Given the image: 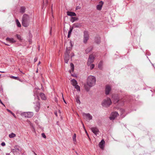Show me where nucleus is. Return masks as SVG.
<instances>
[{"label": "nucleus", "instance_id": "f257e3e1", "mask_svg": "<svg viewBox=\"0 0 155 155\" xmlns=\"http://www.w3.org/2000/svg\"><path fill=\"white\" fill-rule=\"evenodd\" d=\"M30 22V18L27 14H24L22 18V25L25 27H27Z\"/></svg>", "mask_w": 155, "mask_h": 155}, {"label": "nucleus", "instance_id": "f03ea898", "mask_svg": "<svg viewBox=\"0 0 155 155\" xmlns=\"http://www.w3.org/2000/svg\"><path fill=\"white\" fill-rule=\"evenodd\" d=\"M96 81V79L95 77L90 76L87 78V83L90 87H92L95 84Z\"/></svg>", "mask_w": 155, "mask_h": 155}, {"label": "nucleus", "instance_id": "7ed1b4c3", "mask_svg": "<svg viewBox=\"0 0 155 155\" xmlns=\"http://www.w3.org/2000/svg\"><path fill=\"white\" fill-rule=\"evenodd\" d=\"M111 104L110 99L107 98V99L104 100L102 102L101 105L104 107H109Z\"/></svg>", "mask_w": 155, "mask_h": 155}, {"label": "nucleus", "instance_id": "20e7f679", "mask_svg": "<svg viewBox=\"0 0 155 155\" xmlns=\"http://www.w3.org/2000/svg\"><path fill=\"white\" fill-rule=\"evenodd\" d=\"M33 113L31 112H23L21 113V115L24 116L26 118H30L33 115Z\"/></svg>", "mask_w": 155, "mask_h": 155}, {"label": "nucleus", "instance_id": "39448f33", "mask_svg": "<svg viewBox=\"0 0 155 155\" xmlns=\"http://www.w3.org/2000/svg\"><path fill=\"white\" fill-rule=\"evenodd\" d=\"M118 116L119 114L117 112H112L111 113L110 117V120H114L116 117H117Z\"/></svg>", "mask_w": 155, "mask_h": 155}, {"label": "nucleus", "instance_id": "423d86ee", "mask_svg": "<svg viewBox=\"0 0 155 155\" xmlns=\"http://www.w3.org/2000/svg\"><path fill=\"white\" fill-rule=\"evenodd\" d=\"M92 132L95 134L96 135L97 134H98L99 132V129L97 127H91V128Z\"/></svg>", "mask_w": 155, "mask_h": 155}, {"label": "nucleus", "instance_id": "0eeeda50", "mask_svg": "<svg viewBox=\"0 0 155 155\" xmlns=\"http://www.w3.org/2000/svg\"><path fill=\"white\" fill-rule=\"evenodd\" d=\"M83 116L86 118H87L89 120H92V116L89 113H84L83 114Z\"/></svg>", "mask_w": 155, "mask_h": 155}, {"label": "nucleus", "instance_id": "6e6552de", "mask_svg": "<svg viewBox=\"0 0 155 155\" xmlns=\"http://www.w3.org/2000/svg\"><path fill=\"white\" fill-rule=\"evenodd\" d=\"M104 3V2L102 1H100L99 2V4L97 6V9L100 11L101 10Z\"/></svg>", "mask_w": 155, "mask_h": 155}, {"label": "nucleus", "instance_id": "1a4fd4ad", "mask_svg": "<svg viewBox=\"0 0 155 155\" xmlns=\"http://www.w3.org/2000/svg\"><path fill=\"white\" fill-rule=\"evenodd\" d=\"M40 108V104L39 102H37L35 106V109L36 112H38Z\"/></svg>", "mask_w": 155, "mask_h": 155}, {"label": "nucleus", "instance_id": "9d476101", "mask_svg": "<svg viewBox=\"0 0 155 155\" xmlns=\"http://www.w3.org/2000/svg\"><path fill=\"white\" fill-rule=\"evenodd\" d=\"M111 90V88L109 85H107L105 87V93L106 95H108L110 93V91Z\"/></svg>", "mask_w": 155, "mask_h": 155}, {"label": "nucleus", "instance_id": "9b49d317", "mask_svg": "<svg viewBox=\"0 0 155 155\" xmlns=\"http://www.w3.org/2000/svg\"><path fill=\"white\" fill-rule=\"evenodd\" d=\"M82 26V25L81 23H77L73 24L72 26L71 27L73 29L75 28H80Z\"/></svg>", "mask_w": 155, "mask_h": 155}, {"label": "nucleus", "instance_id": "f8f14e48", "mask_svg": "<svg viewBox=\"0 0 155 155\" xmlns=\"http://www.w3.org/2000/svg\"><path fill=\"white\" fill-rule=\"evenodd\" d=\"M105 143V141L103 139L101 141L99 144V147L102 150L104 148Z\"/></svg>", "mask_w": 155, "mask_h": 155}, {"label": "nucleus", "instance_id": "ddd939ff", "mask_svg": "<svg viewBox=\"0 0 155 155\" xmlns=\"http://www.w3.org/2000/svg\"><path fill=\"white\" fill-rule=\"evenodd\" d=\"M94 57L92 55H90L89 57L88 63H90V64L92 63L94 61Z\"/></svg>", "mask_w": 155, "mask_h": 155}, {"label": "nucleus", "instance_id": "4468645a", "mask_svg": "<svg viewBox=\"0 0 155 155\" xmlns=\"http://www.w3.org/2000/svg\"><path fill=\"white\" fill-rule=\"evenodd\" d=\"M69 59V55H68V54L66 55L64 54V62L68 64Z\"/></svg>", "mask_w": 155, "mask_h": 155}, {"label": "nucleus", "instance_id": "2eb2a0df", "mask_svg": "<svg viewBox=\"0 0 155 155\" xmlns=\"http://www.w3.org/2000/svg\"><path fill=\"white\" fill-rule=\"evenodd\" d=\"M67 13L68 15L71 16V17L73 16H76V14L73 12L68 11Z\"/></svg>", "mask_w": 155, "mask_h": 155}, {"label": "nucleus", "instance_id": "dca6fc26", "mask_svg": "<svg viewBox=\"0 0 155 155\" xmlns=\"http://www.w3.org/2000/svg\"><path fill=\"white\" fill-rule=\"evenodd\" d=\"M93 49V47L92 46H90L87 48L85 50V52L86 54H88Z\"/></svg>", "mask_w": 155, "mask_h": 155}, {"label": "nucleus", "instance_id": "f3484780", "mask_svg": "<svg viewBox=\"0 0 155 155\" xmlns=\"http://www.w3.org/2000/svg\"><path fill=\"white\" fill-rule=\"evenodd\" d=\"M95 42L97 44L101 43V38L99 37H96L95 38Z\"/></svg>", "mask_w": 155, "mask_h": 155}, {"label": "nucleus", "instance_id": "a211bd4d", "mask_svg": "<svg viewBox=\"0 0 155 155\" xmlns=\"http://www.w3.org/2000/svg\"><path fill=\"white\" fill-rule=\"evenodd\" d=\"M39 95L41 99L43 100H45L46 99V98L44 94L42 93H40Z\"/></svg>", "mask_w": 155, "mask_h": 155}, {"label": "nucleus", "instance_id": "6ab92c4d", "mask_svg": "<svg viewBox=\"0 0 155 155\" xmlns=\"http://www.w3.org/2000/svg\"><path fill=\"white\" fill-rule=\"evenodd\" d=\"M6 40L12 43H14L16 42V40L12 38H7Z\"/></svg>", "mask_w": 155, "mask_h": 155}, {"label": "nucleus", "instance_id": "aec40b11", "mask_svg": "<svg viewBox=\"0 0 155 155\" xmlns=\"http://www.w3.org/2000/svg\"><path fill=\"white\" fill-rule=\"evenodd\" d=\"M79 18L77 17H71L70 19V21L72 23L74 22L75 21L78 20Z\"/></svg>", "mask_w": 155, "mask_h": 155}, {"label": "nucleus", "instance_id": "412c9836", "mask_svg": "<svg viewBox=\"0 0 155 155\" xmlns=\"http://www.w3.org/2000/svg\"><path fill=\"white\" fill-rule=\"evenodd\" d=\"M71 81L72 83V84L73 86H74L78 84V83L77 81L74 79H72Z\"/></svg>", "mask_w": 155, "mask_h": 155}, {"label": "nucleus", "instance_id": "4be33fe9", "mask_svg": "<svg viewBox=\"0 0 155 155\" xmlns=\"http://www.w3.org/2000/svg\"><path fill=\"white\" fill-rule=\"evenodd\" d=\"M25 8L24 6H21L20 8V12L22 13H23L25 12Z\"/></svg>", "mask_w": 155, "mask_h": 155}, {"label": "nucleus", "instance_id": "5701e85b", "mask_svg": "<svg viewBox=\"0 0 155 155\" xmlns=\"http://www.w3.org/2000/svg\"><path fill=\"white\" fill-rule=\"evenodd\" d=\"M73 30V29H72V28H71V27L70 28L68 32V38H69L70 37Z\"/></svg>", "mask_w": 155, "mask_h": 155}, {"label": "nucleus", "instance_id": "b1692460", "mask_svg": "<svg viewBox=\"0 0 155 155\" xmlns=\"http://www.w3.org/2000/svg\"><path fill=\"white\" fill-rule=\"evenodd\" d=\"M76 102L77 103L80 104H81V102L79 99V96H77L75 97Z\"/></svg>", "mask_w": 155, "mask_h": 155}, {"label": "nucleus", "instance_id": "393cba45", "mask_svg": "<svg viewBox=\"0 0 155 155\" xmlns=\"http://www.w3.org/2000/svg\"><path fill=\"white\" fill-rule=\"evenodd\" d=\"M89 37L88 31H85L84 32V37Z\"/></svg>", "mask_w": 155, "mask_h": 155}, {"label": "nucleus", "instance_id": "a878e982", "mask_svg": "<svg viewBox=\"0 0 155 155\" xmlns=\"http://www.w3.org/2000/svg\"><path fill=\"white\" fill-rule=\"evenodd\" d=\"M16 136V134L13 133H11L9 135V137L10 138H12Z\"/></svg>", "mask_w": 155, "mask_h": 155}, {"label": "nucleus", "instance_id": "bb28decb", "mask_svg": "<svg viewBox=\"0 0 155 155\" xmlns=\"http://www.w3.org/2000/svg\"><path fill=\"white\" fill-rule=\"evenodd\" d=\"M70 66L71 67V69L72 71L73 72L74 70V64L72 63H71L70 64Z\"/></svg>", "mask_w": 155, "mask_h": 155}, {"label": "nucleus", "instance_id": "cd10ccee", "mask_svg": "<svg viewBox=\"0 0 155 155\" xmlns=\"http://www.w3.org/2000/svg\"><path fill=\"white\" fill-rule=\"evenodd\" d=\"M70 50H68V48H67L64 54L67 55L68 54V55H69V54L70 53Z\"/></svg>", "mask_w": 155, "mask_h": 155}, {"label": "nucleus", "instance_id": "c85d7f7f", "mask_svg": "<svg viewBox=\"0 0 155 155\" xmlns=\"http://www.w3.org/2000/svg\"><path fill=\"white\" fill-rule=\"evenodd\" d=\"M16 25L18 27H21V25L18 20L17 19L16 20Z\"/></svg>", "mask_w": 155, "mask_h": 155}, {"label": "nucleus", "instance_id": "c756f323", "mask_svg": "<svg viewBox=\"0 0 155 155\" xmlns=\"http://www.w3.org/2000/svg\"><path fill=\"white\" fill-rule=\"evenodd\" d=\"M14 149L16 150L20 151L21 150L19 146L18 145L15 146L14 147Z\"/></svg>", "mask_w": 155, "mask_h": 155}, {"label": "nucleus", "instance_id": "7c9ffc66", "mask_svg": "<svg viewBox=\"0 0 155 155\" xmlns=\"http://www.w3.org/2000/svg\"><path fill=\"white\" fill-rule=\"evenodd\" d=\"M89 39V37H84L83 39V42L84 43L86 44V43L87 40Z\"/></svg>", "mask_w": 155, "mask_h": 155}, {"label": "nucleus", "instance_id": "2f4dec72", "mask_svg": "<svg viewBox=\"0 0 155 155\" xmlns=\"http://www.w3.org/2000/svg\"><path fill=\"white\" fill-rule=\"evenodd\" d=\"M16 36L17 38L20 41H21L22 40V38L21 37V36L20 35L18 34H16Z\"/></svg>", "mask_w": 155, "mask_h": 155}, {"label": "nucleus", "instance_id": "473e14b6", "mask_svg": "<svg viewBox=\"0 0 155 155\" xmlns=\"http://www.w3.org/2000/svg\"><path fill=\"white\" fill-rule=\"evenodd\" d=\"M10 78H12V79H14L17 80H19V78L18 77H15V76H11L10 77Z\"/></svg>", "mask_w": 155, "mask_h": 155}, {"label": "nucleus", "instance_id": "72a5a7b5", "mask_svg": "<svg viewBox=\"0 0 155 155\" xmlns=\"http://www.w3.org/2000/svg\"><path fill=\"white\" fill-rule=\"evenodd\" d=\"M7 111L10 113L14 117H15V115L14 113H13L11 110L8 109H7Z\"/></svg>", "mask_w": 155, "mask_h": 155}, {"label": "nucleus", "instance_id": "f704fd0d", "mask_svg": "<svg viewBox=\"0 0 155 155\" xmlns=\"http://www.w3.org/2000/svg\"><path fill=\"white\" fill-rule=\"evenodd\" d=\"M74 86V87L77 89V90L80 91V87L77 84Z\"/></svg>", "mask_w": 155, "mask_h": 155}, {"label": "nucleus", "instance_id": "c9c22d12", "mask_svg": "<svg viewBox=\"0 0 155 155\" xmlns=\"http://www.w3.org/2000/svg\"><path fill=\"white\" fill-rule=\"evenodd\" d=\"M76 135L75 134H74L73 137V140L74 142L76 141Z\"/></svg>", "mask_w": 155, "mask_h": 155}, {"label": "nucleus", "instance_id": "e433bc0d", "mask_svg": "<svg viewBox=\"0 0 155 155\" xmlns=\"http://www.w3.org/2000/svg\"><path fill=\"white\" fill-rule=\"evenodd\" d=\"M102 62L101 61L98 64V68L100 69L102 67Z\"/></svg>", "mask_w": 155, "mask_h": 155}, {"label": "nucleus", "instance_id": "4c0bfd02", "mask_svg": "<svg viewBox=\"0 0 155 155\" xmlns=\"http://www.w3.org/2000/svg\"><path fill=\"white\" fill-rule=\"evenodd\" d=\"M94 67V64H91L90 66V68L91 70H92Z\"/></svg>", "mask_w": 155, "mask_h": 155}, {"label": "nucleus", "instance_id": "58836bf2", "mask_svg": "<svg viewBox=\"0 0 155 155\" xmlns=\"http://www.w3.org/2000/svg\"><path fill=\"white\" fill-rule=\"evenodd\" d=\"M41 135L42 137L44 138H45L46 137L45 134L44 133H42Z\"/></svg>", "mask_w": 155, "mask_h": 155}, {"label": "nucleus", "instance_id": "ea45409f", "mask_svg": "<svg viewBox=\"0 0 155 155\" xmlns=\"http://www.w3.org/2000/svg\"><path fill=\"white\" fill-rule=\"evenodd\" d=\"M11 151L13 153L17 152V150H15V149H12L11 150Z\"/></svg>", "mask_w": 155, "mask_h": 155}, {"label": "nucleus", "instance_id": "a19ab883", "mask_svg": "<svg viewBox=\"0 0 155 155\" xmlns=\"http://www.w3.org/2000/svg\"><path fill=\"white\" fill-rule=\"evenodd\" d=\"M1 145L2 146H4L5 145V142H3L2 143Z\"/></svg>", "mask_w": 155, "mask_h": 155}, {"label": "nucleus", "instance_id": "79ce46f5", "mask_svg": "<svg viewBox=\"0 0 155 155\" xmlns=\"http://www.w3.org/2000/svg\"><path fill=\"white\" fill-rule=\"evenodd\" d=\"M70 46L72 47L73 46L72 42L71 41H70Z\"/></svg>", "mask_w": 155, "mask_h": 155}, {"label": "nucleus", "instance_id": "37998d69", "mask_svg": "<svg viewBox=\"0 0 155 155\" xmlns=\"http://www.w3.org/2000/svg\"><path fill=\"white\" fill-rule=\"evenodd\" d=\"M80 8H81V7H80L79 6H78L76 7V10H78V9H79Z\"/></svg>", "mask_w": 155, "mask_h": 155}, {"label": "nucleus", "instance_id": "c03bdc74", "mask_svg": "<svg viewBox=\"0 0 155 155\" xmlns=\"http://www.w3.org/2000/svg\"><path fill=\"white\" fill-rule=\"evenodd\" d=\"M74 56V54L73 53H71V58H72Z\"/></svg>", "mask_w": 155, "mask_h": 155}, {"label": "nucleus", "instance_id": "a18cd8bd", "mask_svg": "<svg viewBox=\"0 0 155 155\" xmlns=\"http://www.w3.org/2000/svg\"><path fill=\"white\" fill-rule=\"evenodd\" d=\"M72 47L71 46L69 47L68 48V49L69 50L71 51L72 49Z\"/></svg>", "mask_w": 155, "mask_h": 155}, {"label": "nucleus", "instance_id": "49530a36", "mask_svg": "<svg viewBox=\"0 0 155 155\" xmlns=\"http://www.w3.org/2000/svg\"><path fill=\"white\" fill-rule=\"evenodd\" d=\"M119 101V100L118 99H116L114 101V102L115 103H118Z\"/></svg>", "mask_w": 155, "mask_h": 155}, {"label": "nucleus", "instance_id": "de8ad7c7", "mask_svg": "<svg viewBox=\"0 0 155 155\" xmlns=\"http://www.w3.org/2000/svg\"><path fill=\"white\" fill-rule=\"evenodd\" d=\"M85 131L86 133V134L87 135V136H88V137H89V136L86 130H85Z\"/></svg>", "mask_w": 155, "mask_h": 155}, {"label": "nucleus", "instance_id": "09e8293b", "mask_svg": "<svg viewBox=\"0 0 155 155\" xmlns=\"http://www.w3.org/2000/svg\"><path fill=\"white\" fill-rule=\"evenodd\" d=\"M71 75L73 77H77L75 74H71Z\"/></svg>", "mask_w": 155, "mask_h": 155}, {"label": "nucleus", "instance_id": "8fccbe9b", "mask_svg": "<svg viewBox=\"0 0 155 155\" xmlns=\"http://www.w3.org/2000/svg\"><path fill=\"white\" fill-rule=\"evenodd\" d=\"M62 97H63V101H64V102L65 104H67V103H66V101H65L64 100V97H63V94H62Z\"/></svg>", "mask_w": 155, "mask_h": 155}, {"label": "nucleus", "instance_id": "3c124183", "mask_svg": "<svg viewBox=\"0 0 155 155\" xmlns=\"http://www.w3.org/2000/svg\"><path fill=\"white\" fill-rule=\"evenodd\" d=\"M37 58L36 57H35L34 59V61L35 62H36L37 61Z\"/></svg>", "mask_w": 155, "mask_h": 155}, {"label": "nucleus", "instance_id": "603ef678", "mask_svg": "<svg viewBox=\"0 0 155 155\" xmlns=\"http://www.w3.org/2000/svg\"><path fill=\"white\" fill-rule=\"evenodd\" d=\"M85 89L87 91H89V90H90V88H86L85 87Z\"/></svg>", "mask_w": 155, "mask_h": 155}, {"label": "nucleus", "instance_id": "864d4df0", "mask_svg": "<svg viewBox=\"0 0 155 155\" xmlns=\"http://www.w3.org/2000/svg\"><path fill=\"white\" fill-rule=\"evenodd\" d=\"M54 114L55 115V116H56V117H57L58 116V115H57V112L56 111H55L54 112Z\"/></svg>", "mask_w": 155, "mask_h": 155}, {"label": "nucleus", "instance_id": "5fc2aeb1", "mask_svg": "<svg viewBox=\"0 0 155 155\" xmlns=\"http://www.w3.org/2000/svg\"><path fill=\"white\" fill-rule=\"evenodd\" d=\"M0 103L3 105H4V104H3V102H2V101L1 100V99H0Z\"/></svg>", "mask_w": 155, "mask_h": 155}, {"label": "nucleus", "instance_id": "6e6d98bb", "mask_svg": "<svg viewBox=\"0 0 155 155\" xmlns=\"http://www.w3.org/2000/svg\"><path fill=\"white\" fill-rule=\"evenodd\" d=\"M0 72L4 73H5L6 72H5V71H0Z\"/></svg>", "mask_w": 155, "mask_h": 155}, {"label": "nucleus", "instance_id": "4d7b16f0", "mask_svg": "<svg viewBox=\"0 0 155 155\" xmlns=\"http://www.w3.org/2000/svg\"><path fill=\"white\" fill-rule=\"evenodd\" d=\"M83 128H84V130H86V129H85V127H84V124H83Z\"/></svg>", "mask_w": 155, "mask_h": 155}, {"label": "nucleus", "instance_id": "13d9d810", "mask_svg": "<svg viewBox=\"0 0 155 155\" xmlns=\"http://www.w3.org/2000/svg\"><path fill=\"white\" fill-rule=\"evenodd\" d=\"M29 36L30 37H31L32 36V35H31V34H30L29 33Z\"/></svg>", "mask_w": 155, "mask_h": 155}, {"label": "nucleus", "instance_id": "bf43d9fd", "mask_svg": "<svg viewBox=\"0 0 155 155\" xmlns=\"http://www.w3.org/2000/svg\"><path fill=\"white\" fill-rule=\"evenodd\" d=\"M6 155H10V153H6Z\"/></svg>", "mask_w": 155, "mask_h": 155}, {"label": "nucleus", "instance_id": "052dcab7", "mask_svg": "<svg viewBox=\"0 0 155 155\" xmlns=\"http://www.w3.org/2000/svg\"><path fill=\"white\" fill-rule=\"evenodd\" d=\"M34 153L35 155H37L35 152H34Z\"/></svg>", "mask_w": 155, "mask_h": 155}, {"label": "nucleus", "instance_id": "680f3d73", "mask_svg": "<svg viewBox=\"0 0 155 155\" xmlns=\"http://www.w3.org/2000/svg\"><path fill=\"white\" fill-rule=\"evenodd\" d=\"M40 63H41L40 61H39V62L38 64V65H39V64H40Z\"/></svg>", "mask_w": 155, "mask_h": 155}, {"label": "nucleus", "instance_id": "e2e57ef3", "mask_svg": "<svg viewBox=\"0 0 155 155\" xmlns=\"http://www.w3.org/2000/svg\"><path fill=\"white\" fill-rule=\"evenodd\" d=\"M69 72H70V73H71V71L70 70H69Z\"/></svg>", "mask_w": 155, "mask_h": 155}, {"label": "nucleus", "instance_id": "0e129e2a", "mask_svg": "<svg viewBox=\"0 0 155 155\" xmlns=\"http://www.w3.org/2000/svg\"><path fill=\"white\" fill-rule=\"evenodd\" d=\"M29 42L30 43L31 42V41L30 40H29Z\"/></svg>", "mask_w": 155, "mask_h": 155}, {"label": "nucleus", "instance_id": "69168bd1", "mask_svg": "<svg viewBox=\"0 0 155 155\" xmlns=\"http://www.w3.org/2000/svg\"><path fill=\"white\" fill-rule=\"evenodd\" d=\"M58 122H57V124H58Z\"/></svg>", "mask_w": 155, "mask_h": 155}, {"label": "nucleus", "instance_id": "338daca9", "mask_svg": "<svg viewBox=\"0 0 155 155\" xmlns=\"http://www.w3.org/2000/svg\"><path fill=\"white\" fill-rule=\"evenodd\" d=\"M37 97H38V99L39 98V97H38V96L37 95Z\"/></svg>", "mask_w": 155, "mask_h": 155}, {"label": "nucleus", "instance_id": "774afa93", "mask_svg": "<svg viewBox=\"0 0 155 155\" xmlns=\"http://www.w3.org/2000/svg\"><path fill=\"white\" fill-rule=\"evenodd\" d=\"M1 74H0V78H1Z\"/></svg>", "mask_w": 155, "mask_h": 155}]
</instances>
